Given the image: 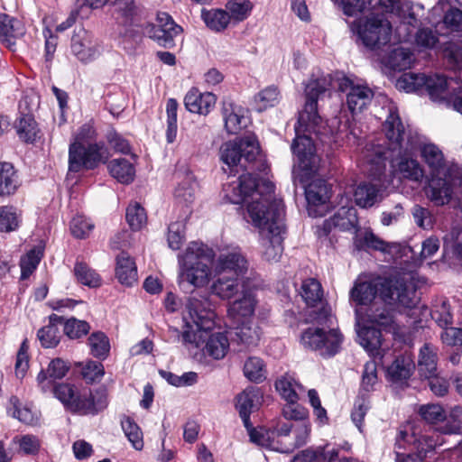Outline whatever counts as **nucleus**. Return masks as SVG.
<instances>
[{"label": "nucleus", "mask_w": 462, "mask_h": 462, "mask_svg": "<svg viewBox=\"0 0 462 462\" xmlns=\"http://www.w3.org/2000/svg\"><path fill=\"white\" fill-rule=\"evenodd\" d=\"M49 324L42 328L38 333V338L42 346L50 348L55 347L60 339V332L58 324L63 322V318L56 314L49 317Z\"/></svg>", "instance_id": "36"}, {"label": "nucleus", "mask_w": 462, "mask_h": 462, "mask_svg": "<svg viewBox=\"0 0 462 462\" xmlns=\"http://www.w3.org/2000/svg\"><path fill=\"white\" fill-rule=\"evenodd\" d=\"M378 382L377 378V365L373 360L365 363L361 387L363 391L371 392L374 390V386Z\"/></svg>", "instance_id": "62"}, {"label": "nucleus", "mask_w": 462, "mask_h": 462, "mask_svg": "<svg viewBox=\"0 0 462 462\" xmlns=\"http://www.w3.org/2000/svg\"><path fill=\"white\" fill-rule=\"evenodd\" d=\"M243 372L249 381L257 383L264 381L267 374L263 361L257 356H251L245 360Z\"/></svg>", "instance_id": "49"}, {"label": "nucleus", "mask_w": 462, "mask_h": 462, "mask_svg": "<svg viewBox=\"0 0 462 462\" xmlns=\"http://www.w3.org/2000/svg\"><path fill=\"white\" fill-rule=\"evenodd\" d=\"M18 187V176L13 165L8 162H0V196L14 194Z\"/></svg>", "instance_id": "40"}, {"label": "nucleus", "mask_w": 462, "mask_h": 462, "mask_svg": "<svg viewBox=\"0 0 462 462\" xmlns=\"http://www.w3.org/2000/svg\"><path fill=\"white\" fill-rule=\"evenodd\" d=\"M201 18L206 25L215 32L225 30L230 23L228 13L222 9H203Z\"/></svg>", "instance_id": "43"}, {"label": "nucleus", "mask_w": 462, "mask_h": 462, "mask_svg": "<svg viewBox=\"0 0 462 462\" xmlns=\"http://www.w3.org/2000/svg\"><path fill=\"white\" fill-rule=\"evenodd\" d=\"M43 255L42 249L38 246L31 249L25 255L21 258V277L22 279L28 278L39 264Z\"/></svg>", "instance_id": "55"}, {"label": "nucleus", "mask_w": 462, "mask_h": 462, "mask_svg": "<svg viewBox=\"0 0 462 462\" xmlns=\"http://www.w3.org/2000/svg\"><path fill=\"white\" fill-rule=\"evenodd\" d=\"M256 306L254 294L251 290H243L241 297L230 303L227 313L234 323L252 319Z\"/></svg>", "instance_id": "21"}, {"label": "nucleus", "mask_w": 462, "mask_h": 462, "mask_svg": "<svg viewBox=\"0 0 462 462\" xmlns=\"http://www.w3.org/2000/svg\"><path fill=\"white\" fill-rule=\"evenodd\" d=\"M78 2L90 8H99L105 5L106 3L112 2L116 12L124 18L125 23L132 21L138 13L134 0H78Z\"/></svg>", "instance_id": "31"}, {"label": "nucleus", "mask_w": 462, "mask_h": 462, "mask_svg": "<svg viewBox=\"0 0 462 462\" xmlns=\"http://www.w3.org/2000/svg\"><path fill=\"white\" fill-rule=\"evenodd\" d=\"M63 329L68 337L77 339L87 335L90 329V326L87 321L71 318L66 320Z\"/></svg>", "instance_id": "61"}, {"label": "nucleus", "mask_w": 462, "mask_h": 462, "mask_svg": "<svg viewBox=\"0 0 462 462\" xmlns=\"http://www.w3.org/2000/svg\"><path fill=\"white\" fill-rule=\"evenodd\" d=\"M308 213L310 217H322L328 210L330 188L324 180L316 179L305 189Z\"/></svg>", "instance_id": "18"}, {"label": "nucleus", "mask_w": 462, "mask_h": 462, "mask_svg": "<svg viewBox=\"0 0 462 462\" xmlns=\"http://www.w3.org/2000/svg\"><path fill=\"white\" fill-rule=\"evenodd\" d=\"M245 110L229 100H225L222 106V116L225 128L230 134H238L246 126L247 119L245 116Z\"/></svg>", "instance_id": "26"}, {"label": "nucleus", "mask_w": 462, "mask_h": 462, "mask_svg": "<svg viewBox=\"0 0 462 462\" xmlns=\"http://www.w3.org/2000/svg\"><path fill=\"white\" fill-rule=\"evenodd\" d=\"M338 89L346 92V105L352 114L361 112L374 97V92L367 85L355 83L346 77L338 80Z\"/></svg>", "instance_id": "20"}, {"label": "nucleus", "mask_w": 462, "mask_h": 462, "mask_svg": "<svg viewBox=\"0 0 462 462\" xmlns=\"http://www.w3.org/2000/svg\"><path fill=\"white\" fill-rule=\"evenodd\" d=\"M22 222L21 211L13 206L0 207V232L15 231Z\"/></svg>", "instance_id": "47"}, {"label": "nucleus", "mask_w": 462, "mask_h": 462, "mask_svg": "<svg viewBox=\"0 0 462 462\" xmlns=\"http://www.w3.org/2000/svg\"><path fill=\"white\" fill-rule=\"evenodd\" d=\"M216 314L196 298H189L186 303L184 320L186 330L181 337L185 345L200 347L205 342V353L214 359L225 357L229 349V340L223 332H216L208 337V331L215 326Z\"/></svg>", "instance_id": "3"}, {"label": "nucleus", "mask_w": 462, "mask_h": 462, "mask_svg": "<svg viewBox=\"0 0 462 462\" xmlns=\"http://www.w3.org/2000/svg\"><path fill=\"white\" fill-rule=\"evenodd\" d=\"M225 198L233 204L245 202L247 198L251 201L247 208L253 203L259 204V213L268 211L273 208V200H280L274 196V185L266 180H257L253 174H243L238 180L224 186Z\"/></svg>", "instance_id": "8"}, {"label": "nucleus", "mask_w": 462, "mask_h": 462, "mask_svg": "<svg viewBox=\"0 0 462 462\" xmlns=\"http://www.w3.org/2000/svg\"><path fill=\"white\" fill-rule=\"evenodd\" d=\"M417 369L418 374L421 379L439 373L437 346L430 343H425L420 348Z\"/></svg>", "instance_id": "29"}, {"label": "nucleus", "mask_w": 462, "mask_h": 462, "mask_svg": "<svg viewBox=\"0 0 462 462\" xmlns=\"http://www.w3.org/2000/svg\"><path fill=\"white\" fill-rule=\"evenodd\" d=\"M197 183L190 177L185 178L175 189L174 198L177 203L189 206L195 199Z\"/></svg>", "instance_id": "51"}, {"label": "nucleus", "mask_w": 462, "mask_h": 462, "mask_svg": "<svg viewBox=\"0 0 462 462\" xmlns=\"http://www.w3.org/2000/svg\"><path fill=\"white\" fill-rule=\"evenodd\" d=\"M447 423L443 428L446 434H457L462 429V407L454 406L447 415Z\"/></svg>", "instance_id": "63"}, {"label": "nucleus", "mask_w": 462, "mask_h": 462, "mask_svg": "<svg viewBox=\"0 0 462 462\" xmlns=\"http://www.w3.org/2000/svg\"><path fill=\"white\" fill-rule=\"evenodd\" d=\"M88 344L94 357L105 360L109 356L110 342L105 333L100 331L92 333L88 339Z\"/></svg>", "instance_id": "46"}, {"label": "nucleus", "mask_w": 462, "mask_h": 462, "mask_svg": "<svg viewBox=\"0 0 462 462\" xmlns=\"http://www.w3.org/2000/svg\"><path fill=\"white\" fill-rule=\"evenodd\" d=\"M121 426L133 448L136 450H142L143 439L140 427L129 417H125L121 420Z\"/></svg>", "instance_id": "53"}, {"label": "nucleus", "mask_w": 462, "mask_h": 462, "mask_svg": "<svg viewBox=\"0 0 462 462\" xmlns=\"http://www.w3.org/2000/svg\"><path fill=\"white\" fill-rule=\"evenodd\" d=\"M233 339L238 344L246 347L254 346L260 339L258 327H256L252 319L243 320L240 323H235Z\"/></svg>", "instance_id": "34"}, {"label": "nucleus", "mask_w": 462, "mask_h": 462, "mask_svg": "<svg viewBox=\"0 0 462 462\" xmlns=\"http://www.w3.org/2000/svg\"><path fill=\"white\" fill-rule=\"evenodd\" d=\"M107 406V394L105 389H98L94 393L83 391L79 414H97Z\"/></svg>", "instance_id": "33"}, {"label": "nucleus", "mask_w": 462, "mask_h": 462, "mask_svg": "<svg viewBox=\"0 0 462 462\" xmlns=\"http://www.w3.org/2000/svg\"><path fill=\"white\" fill-rule=\"evenodd\" d=\"M282 415L288 420H294L295 422L307 421L308 411L298 402H287L282 409Z\"/></svg>", "instance_id": "64"}, {"label": "nucleus", "mask_w": 462, "mask_h": 462, "mask_svg": "<svg viewBox=\"0 0 462 462\" xmlns=\"http://www.w3.org/2000/svg\"><path fill=\"white\" fill-rule=\"evenodd\" d=\"M352 30L371 50H379L388 44L393 33L391 23L380 14L358 19L352 24Z\"/></svg>", "instance_id": "11"}, {"label": "nucleus", "mask_w": 462, "mask_h": 462, "mask_svg": "<svg viewBox=\"0 0 462 462\" xmlns=\"http://www.w3.org/2000/svg\"><path fill=\"white\" fill-rule=\"evenodd\" d=\"M216 97L210 92L201 93L191 88L184 97V105L191 113L208 115L216 104Z\"/></svg>", "instance_id": "28"}, {"label": "nucleus", "mask_w": 462, "mask_h": 462, "mask_svg": "<svg viewBox=\"0 0 462 462\" xmlns=\"http://www.w3.org/2000/svg\"><path fill=\"white\" fill-rule=\"evenodd\" d=\"M383 129L388 141L387 149L373 144L363 151L364 162L371 165L370 174L380 175L385 169V161H389L394 173L415 181L421 180L423 171L412 158L419 150V137L405 130L397 111L392 107Z\"/></svg>", "instance_id": "1"}, {"label": "nucleus", "mask_w": 462, "mask_h": 462, "mask_svg": "<svg viewBox=\"0 0 462 462\" xmlns=\"http://www.w3.org/2000/svg\"><path fill=\"white\" fill-rule=\"evenodd\" d=\"M116 275L118 281L126 286H132L137 281L136 264L125 252L116 258Z\"/></svg>", "instance_id": "32"}, {"label": "nucleus", "mask_w": 462, "mask_h": 462, "mask_svg": "<svg viewBox=\"0 0 462 462\" xmlns=\"http://www.w3.org/2000/svg\"><path fill=\"white\" fill-rule=\"evenodd\" d=\"M300 295L309 308H317L310 313L308 321L323 323L329 319L330 308L324 304V293L320 282L314 278H308L301 283Z\"/></svg>", "instance_id": "16"}, {"label": "nucleus", "mask_w": 462, "mask_h": 462, "mask_svg": "<svg viewBox=\"0 0 462 462\" xmlns=\"http://www.w3.org/2000/svg\"><path fill=\"white\" fill-rule=\"evenodd\" d=\"M177 110L178 102L174 98H170L166 104L167 113V131L166 138L169 143H173L177 135Z\"/></svg>", "instance_id": "59"}, {"label": "nucleus", "mask_w": 462, "mask_h": 462, "mask_svg": "<svg viewBox=\"0 0 462 462\" xmlns=\"http://www.w3.org/2000/svg\"><path fill=\"white\" fill-rule=\"evenodd\" d=\"M412 291L397 279L377 277L369 282L356 283L350 291L351 299L358 305H367L379 299L389 305L400 304L411 308L415 304Z\"/></svg>", "instance_id": "6"}, {"label": "nucleus", "mask_w": 462, "mask_h": 462, "mask_svg": "<svg viewBox=\"0 0 462 462\" xmlns=\"http://www.w3.org/2000/svg\"><path fill=\"white\" fill-rule=\"evenodd\" d=\"M230 20L242 22L248 17L252 10V4L248 0H231L226 5Z\"/></svg>", "instance_id": "58"}, {"label": "nucleus", "mask_w": 462, "mask_h": 462, "mask_svg": "<svg viewBox=\"0 0 462 462\" xmlns=\"http://www.w3.org/2000/svg\"><path fill=\"white\" fill-rule=\"evenodd\" d=\"M413 53L406 48L396 47L385 58L386 66L396 70L409 69L413 61Z\"/></svg>", "instance_id": "42"}, {"label": "nucleus", "mask_w": 462, "mask_h": 462, "mask_svg": "<svg viewBox=\"0 0 462 462\" xmlns=\"http://www.w3.org/2000/svg\"><path fill=\"white\" fill-rule=\"evenodd\" d=\"M324 337V328L310 327L305 329L300 337V343L305 348L318 351L321 356L322 352H328V347L321 344V338Z\"/></svg>", "instance_id": "44"}, {"label": "nucleus", "mask_w": 462, "mask_h": 462, "mask_svg": "<svg viewBox=\"0 0 462 462\" xmlns=\"http://www.w3.org/2000/svg\"><path fill=\"white\" fill-rule=\"evenodd\" d=\"M448 80L439 75L426 76L425 74L404 73L396 82V88L405 92H418L425 88L434 101L447 97Z\"/></svg>", "instance_id": "13"}, {"label": "nucleus", "mask_w": 462, "mask_h": 462, "mask_svg": "<svg viewBox=\"0 0 462 462\" xmlns=\"http://www.w3.org/2000/svg\"><path fill=\"white\" fill-rule=\"evenodd\" d=\"M275 388L286 402H298L299 395L303 392V386L298 383L290 374H284L275 382Z\"/></svg>", "instance_id": "38"}, {"label": "nucleus", "mask_w": 462, "mask_h": 462, "mask_svg": "<svg viewBox=\"0 0 462 462\" xmlns=\"http://www.w3.org/2000/svg\"><path fill=\"white\" fill-rule=\"evenodd\" d=\"M11 444L18 447V451L23 455H35L40 449V441L33 435L15 436Z\"/></svg>", "instance_id": "57"}, {"label": "nucleus", "mask_w": 462, "mask_h": 462, "mask_svg": "<svg viewBox=\"0 0 462 462\" xmlns=\"http://www.w3.org/2000/svg\"><path fill=\"white\" fill-rule=\"evenodd\" d=\"M262 395L259 388L248 387L236 397V410L245 428H249L250 414L261 403Z\"/></svg>", "instance_id": "27"}, {"label": "nucleus", "mask_w": 462, "mask_h": 462, "mask_svg": "<svg viewBox=\"0 0 462 462\" xmlns=\"http://www.w3.org/2000/svg\"><path fill=\"white\" fill-rule=\"evenodd\" d=\"M425 162L430 168L431 178L426 193L428 198L437 206H443L451 200L452 186L457 184L461 173L448 168L443 152L433 143L419 144Z\"/></svg>", "instance_id": "5"}, {"label": "nucleus", "mask_w": 462, "mask_h": 462, "mask_svg": "<svg viewBox=\"0 0 462 462\" xmlns=\"http://www.w3.org/2000/svg\"><path fill=\"white\" fill-rule=\"evenodd\" d=\"M252 224L259 229L263 258L268 262H278L282 254V233L284 232V206L282 200H273V208L259 213V204L248 208Z\"/></svg>", "instance_id": "4"}, {"label": "nucleus", "mask_w": 462, "mask_h": 462, "mask_svg": "<svg viewBox=\"0 0 462 462\" xmlns=\"http://www.w3.org/2000/svg\"><path fill=\"white\" fill-rule=\"evenodd\" d=\"M19 138L26 143H32L36 140L38 128L34 119L25 115L22 116L15 125Z\"/></svg>", "instance_id": "52"}, {"label": "nucleus", "mask_w": 462, "mask_h": 462, "mask_svg": "<svg viewBox=\"0 0 462 462\" xmlns=\"http://www.w3.org/2000/svg\"><path fill=\"white\" fill-rule=\"evenodd\" d=\"M395 306L401 305L395 304ZM393 307H394V305L385 303L379 305V303L375 301L368 308L364 317H361L358 310H356V319L373 327L377 326L380 328L379 329L396 333L399 329V326L396 322Z\"/></svg>", "instance_id": "17"}, {"label": "nucleus", "mask_w": 462, "mask_h": 462, "mask_svg": "<svg viewBox=\"0 0 462 462\" xmlns=\"http://www.w3.org/2000/svg\"><path fill=\"white\" fill-rule=\"evenodd\" d=\"M437 445L433 436L419 434L411 424L404 425L396 437V462H423Z\"/></svg>", "instance_id": "10"}, {"label": "nucleus", "mask_w": 462, "mask_h": 462, "mask_svg": "<svg viewBox=\"0 0 462 462\" xmlns=\"http://www.w3.org/2000/svg\"><path fill=\"white\" fill-rule=\"evenodd\" d=\"M418 413L429 424H436L446 420L447 414L444 408L439 403H427L420 405Z\"/></svg>", "instance_id": "54"}, {"label": "nucleus", "mask_w": 462, "mask_h": 462, "mask_svg": "<svg viewBox=\"0 0 462 462\" xmlns=\"http://www.w3.org/2000/svg\"><path fill=\"white\" fill-rule=\"evenodd\" d=\"M125 217L133 230H140L147 221L146 212L138 203H132L127 207Z\"/></svg>", "instance_id": "56"}, {"label": "nucleus", "mask_w": 462, "mask_h": 462, "mask_svg": "<svg viewBox=\"0 0 462 462\" xmlns=\"http://www.w3.org/2000/svg\"><path fill=\"white\" fill-rule=\"evenodd\" d=\"M221 160L228 166H236L244 158L254 162L260 153L259 143L254 134H247L236 141L225 143L220 149Z\"/></svg>", "instance_id": "15"}, {"label": "nucleus", "mask_w": 462, "mask_h": 462, "mask_svg": "<svg viewBox=\"0 0 462 462\" xmlns=\"http://www.w3.org/2000/svg\"><path fill=\"white\" fill-rule=\"evenodd\" d=\"M54 396L71 412L79 413L83 392L79 393L73 385L59 383L53 387Z\"/></svg>", "instance_id": "30"}, {"label": "nucleus", "mask_w": 462, "mask_h": 462, "mask_svg": "<svg viewBox=\"0 0 462 462\" xmlns=\"http://www.w3.org/2000/svg\"><path fill=\"white\" fill-rule=\"evenodd\" d=\"M355 245L358 249H373L388 253L394 246L393 244H389L376 236L371 231H365L363 234L357 235L355 239Z\"/></svg>", "instance_id": "41"}, {"label": "nucleus", "mask_w": 462, "mask_h": 462, "mask_svg": "<svg viewBox=\"0 0 462 462\" xmlns=\"http://www.w3.org/2000/svg\"><path fill=\"white\" fill-rule=\"evenodd\" d=\"M25 33L21 21L6 14H0V42L11 51H15L16 42Z\"/></svg>", "instance_id": "23"}, {"label": "nucleus", "mask_w": 462, "mask_h": 462, "mask_svg": "<svg viewBox=\"0 0 462 462\" xmlns=\"http://www.w3.org/2000/svg\"><path fill=\"white\" fill-rule=\"evenodd\" d=\"M74 274L77 281L91 288L99 287L102 283L100 275L86 263L77 262L74 266Z\"/></svg>", "instance_id": "48"}, {"label": "nucleus", "mask_w": 462, "mask_h": 462, "mask_svg": "<svg viewBox=\"0 0 462 462\" xmlns=\"http://www.w3.org/2000/svg\"><path fill=\"white\" fill-rule=\"evenodd\" d=\"M97 136L91 123L81 125L73 136L69 146V173H78L83 170H94L101 163H106L110 153L104 143H84L93 141Z\"/></svg>", "instance_id": "7"}, {"label": "nucleus", "mask_w": 462, "mask_h": 462, "mask_svg": "<svg viewBox=\"0 0 462 462\" xmlns=\"http://www.w3.org/2000/svg\"><path fill=\"white\" fill-rule=\"evenodd\" d=\"M331 82L332 78L328 74L311 79L305 88L306 101L295 125L296 138L291 144V150L298 159L299 168L306 176H310L319 171L320 159L315 152L311 138L304 134L319 133L318 127L321 123V117L318 114V100L329 91Z\"/></svg>", "instance_id": "2"}, {"label": "nucleus", "mask_w": 462, "mask_h": 462, "mask_svg": "<svg viewBox=\"0 0 462 462\" xmlns=\"http://www.w3.org/2000/svg\"><path fill=\"white\" fill-rule=\"evenodd\" d=\"M217 274L244 276L248 269V262L238 247L222 249L214 264Z\"/></svg>", "instance_id": "19"}, {"label": "nucleus", "mask_w": 462, "mask_h": 462, "mask_svg": "<svg viewBox=\"0 0 462 462\" xmlns=\"http://www.w3.org/2000/svg\"><path fill=\"white\" fill-rule=\"evenodd\" d=\"M217 278L211 285V292L222 300H229L243 290H246L243 278L244 276L217 274Z\"/></svg>", "instance_id": "22"}, {"label": "nucleus", "mask_w": 462, "mask_h": 462, "mask_svg": "<svg viewBox=\"0 0 462 462\" xmlns=\"http://www.w3.org/2000/svg\"><path fill=\"white\" fill-rule=\"evenodd\" d=\"M69 50L78 61L89 64L101 56L103 46L91 32L79 27L73 31Z\"/></svg>", "instance_id": "14"}, {"label": "nucleus", "mask_w": 462, "mask_h": 462, "mask_svg": "<svg viewBox=\"0 0 462 462\" xmlns=\"http://www.w3.org/2000/svg\"><path fill=\"white\" fill-rule=\"evenodd\" d=\"M340 204H343V198ZM357 222L356 208L342 205L332 217L324 222V233L327 235L332 226L342 231H349L356 228Z\"/></svg>", "instance_id": "25"}, {"label": "nucleus", "mask_w": 462, "mask_h": 462, "mask_svg": "<svg viewBox=\"0 0 462 462\" xmlns=\"http://www.w3.org/2000/svg\"><path fill=\"white\" fill-rule=\"evenodd\" d=\"M356 333L358 343L365 351L371 356L379 355V349L382 346L381 329L356 319Z\"/></svg>", "instance_id": "24"}, {"label": "nucleus", "mask_w": 462, "mask_h": 462, "mask_svg": "<svg viewBox=\"0 0 462 462\" xmlns=\"http://www.w3.org/2000/svg\"><path fill=\"white\" fill-rule=\"evenodd\" d=\"M337 450L334 448L326 446L318 450L305 449L295 456L292 462H337Z\"/></svg>", "instance_id": "39"}, {"label": "nucleus", "mask_w": 462, "mask_h": 462, "mask_svg": "<svg viewBox=\"0 0 462 462\" xmlns=\"http://www.w3.org/2000/svg\"><path fill=\"white\" fill-rule=\"evenodd\" d=\"M412 364L405 358H396L387 369L390 380L395 383H405L411 375Z\"/></svg>", "instance_id": "45"}, {"label": "nucleus", "mask_w": 462, "mask_h": 462, "mask_svg": "<svg viewBox=\"0 0 462 462\" xmlns=\"http://www.w3.org/2000/svg\"><path fill=\"white\" fill-rule=\"evenodd\" d=\"M213 253L207 245L192 242L185 253L179 255V283H188L196 288L206 286L211 277L210 263Z\"/></svg>", "instance_id": "9"}, {"label": "nucleus", "mask_w": 462, "mask_h": 462, "mask_svg": "<svg viewBox=\"0 0 462 462\" xmlns=\"http://www.w3.org/2000/svg\"><path fill=\"white\" fill-rule=\"evenodd\" d=\"M321 338V344L325 345L324 347L328 348V352H322L324 356H331L337 354L342 343V334L336 328L326 330L324 328V337Z\"/></svg>", "instance_id": "60"}, {"label": "nucleus", "mask_w": 462, "mask_h": 462, "mask_svg": "<svg viewBox=\"0 0 462 462\" xmlns=\"http://www.w3.org/2000/svg\"><path fill=\"white\" fill-rule=\"evenodd\" d=\"M310 430L309 421L280 423L275 429L276 438L270 442L269 446L273 450L291 453L307 444Z\"/></svg>", "instance_id": "12"}, {"label": "nucleus", "mask_w": 462, "mask_h": 462, "mask_svg": "<svg viewBox=\"0 0 462 462\" xmlns=\"http://www.w3.org/2000/svg\"><path fill=\"white\" fill-rule=\"evenodd\" d=\"M280 100V93L275 87H267L255 95L254 103L258 112H263L276 106Z\"/></svg>", "instance_id": "50"}, {"label": "nucleus", "mask_w": 462, "mask_h": 462, "mask_svg": "<svg viewBox=\"0 0 462 462\" xmlns=\"http://www.w3.org/2000/svg\"><path fill=\"white\" fill-rule=\"evenodd\" d=\"M111 176L124 184L131 183L135 176L134 164L125 158L114 159L107 164Z\"/></svg>", "instance_id": "37"}, {"label": "nucleus", "mask_w": 462, "mask_h": 462, "mask_svg": "<svg viewBox=\"0 0 462 462\" xmlns=\"http://www.w3.org/2000/svg\"><path fill=\"white\" fill-rule=\"evenodd\" d=\"M354 198L357 206L371 208L382 199V189L371 183H361L355 189Z\"/></svg>", "instance_id": "35"}]
</instances>
